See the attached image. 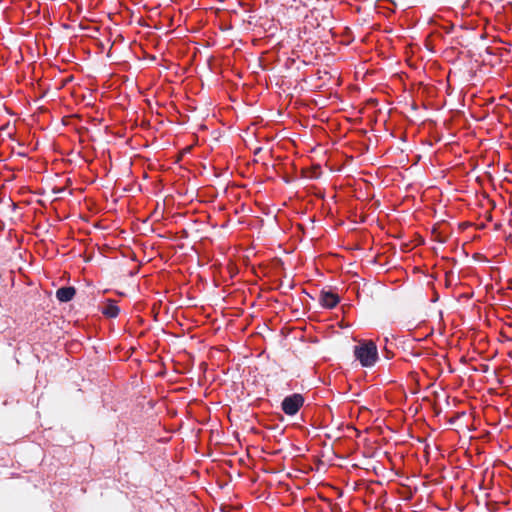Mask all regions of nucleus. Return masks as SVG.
<instances>
[{
	"instance_id": "1",
	"label": "nucleus",
	"mask_w": 512,
	"mask_h": 512,
	"mask_svg": "<svg viewBox=\"0 0 512 512\" xmlns=\"http://www.w3.org/2000/svg\"><path fill=\"white\" fill-rule=\"evenodd\" d=\"M354 356L363 367L373 366L378 359V351L374 342L366 341L354 348Z\"/></svg>"
},
{
	"instance_id": "2",
	"label": "nucleus",
	"mask_w": 512,
	"mask_h": 512,
	"mask_svg": "<svg viewBox=\"0 0 512 512\" xmlns=\"http://www.w3.org/2000/svg\"><path fill=\"white\" fill-rule=\"evenodd\" d=\"M304 404V397L301 394L295 393L286 396L281 403V408L286 415H295Z\"/></svg>"
},
{
	"instance_id": "3",
	"label": "nucleus",
	"mask_w": 512,
	"mask_h": 512,
	"mask_svg": "<svg viewBox=\"0 0 512 512\" xmlns=\"http://www.w3.org/2000/svg\"><path fill=\"white\" fill-rule=\"evenodd\" d=\"M340 299L338 295L334 294L331 291H322L320 295V303L323 307L332 309L334 308L338 303Z\"/></svg>"
},
{
	"instance_id": "4",
	"label": "nucleus",
	"mask_w": 512,
	"mask_h": 512,
	"mask_svg": "<svg viewBox=\"0 0 512 512\" xmlns=\"http://www.w3.org/2000/svg\"><path fill=\"white\" fill-rule=\"evenodd\" d=\"M100 311L108 318H115L119 315L120 309L115 300H107V302L100 308Z\"/></svg>"
},
{
	"instance_id": "5",
	"label": "nucleus",
	"mask_w": 512,
	"mask_h": 512,
	"mask_svg": "<svg viewBox=\"0 0 512 512\" xmlns=\"http://www.w3.org/2000/svg\"><path fill=\"white\" fill-rule=\"evenodd\" d=\"M76 294V289L72 286H64L56 291V298L60 302H69Z\"/></svg>"
},
{
	"instance_id": "6",
	"label": "nucleus",
	"mask_w": 512,
	"mask_h": 512,
	"mask_svg": "<svg viewBox=\"0 0 512 512\" xmlns=\"http://www.w3.org/2000/svg\"><path fill=\"white\" fill-rule=\"evenodd\" d=\"M508 288L512 290V280L510 281V284H509Z\"/></svg>"
}]
</instances>
